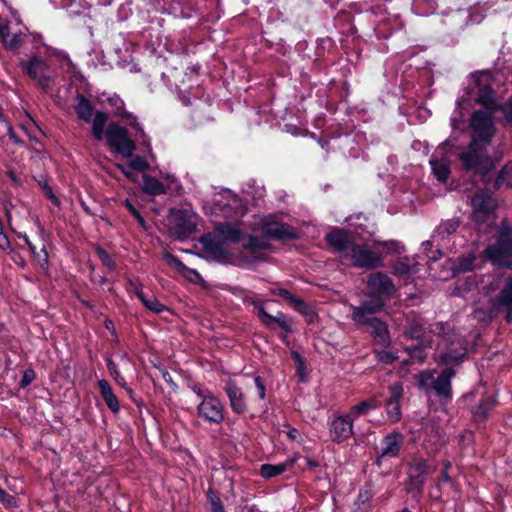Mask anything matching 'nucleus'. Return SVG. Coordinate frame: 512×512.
<instances>
[{
  "label": "nucleus",
  "instance_id": "nucleus-9",
  "mask_svg": "<svg viewBox=\"0 0 512 512\" xmlns=\"http://www.w3.org/2000/svg\"><path fill=\"white\" fill-rule=\"evenodd\" d=\"M264 303V300L257 299V301L252 305L260 322L269 330L274 331L279 327L286 333H293V317L283 313L282 311H278L276 315H271L265 310Z\"/></svg>",
  "mask_w": 512,
  "mask_h": 512
},
{
  "label": "nucleus",
  "instance_id": "nucleus-54",
  "mask_svg": "<svg viewBox=\"0 0 512 512\" xmlns=\"http://www.w3.org/2000/svg\"><path fill=\"white\" fill-rule=\"evenodd\" d=\"M433 173L440 182H446L450 175V168L446 164H433Z\"/></svg>",
  "mask_w": 512,
  "mask_h": 512
},
{
  "label": "nucleus",
  "instance_id": "nucleus-5",
  "mask_svg": "<svg viewBox=\"0 0 512 512\" xmlns=\"http://www.w3.org/2000/svg\"><path fill=\"white\" fill-rule=\"evenodd\" d=\"M467 357L465 341L460 337L446 336L440 341L438 351L434 354V361L438 366L455 367L461 365Z\"/></svg>",
  "mask_w": 512,
  "mask_h": 512
},
{
  "label": "nucleus",
  "instance_id": "nucleus-14",
  "mask_svg": "<svg viewBox=\"0 0 512 512\" xmlns=\"http://www.w3.org/2000/svg\"><path fill=\"white\" fill-rule=\"evenodd\" d=\"M351 260L356 268L372 270L383 266V256L370 249L367 244H353Z\"/></svg>",
  "mask_w": 512,
  "mask_h": 512
},
{
  "label": "nucleus",
  "instance_id": "nucleus-38",
  "mask_svg": "<svg viewBox=\"0 0 512 512\" xmlns=\"http://www.w3.org/2000/svg\"><path fill=\"white\" fill-rule=\"evenodd\" d=\"M141 303L147 310L155 314H161L162 312L168 310V307L162 304L154 295L151 297L146 296L144 299H142Z\"/></svg>",
  "mask_w": 512,
  "mask_h": 512
},
{
  "label": "nucleus",
  "instance_id": "nucleus-33",
  "mask_svg": "<svg viewBox=\"0 0 512 512\" xmlns=\"http://www.w3.org/2000/svg\"><path fill=\"white\" fill-rule=\"evenodd\" d=\"M476 256L473 252L467 255L458 257L457 261L452 267L454 273H468L474 270V263Z\"/></svg>",
  "mask_w": 512,
  "mask_h": 512
},
{
  "label": "nucleus",
  "instance_id": "nucleus-40",
  "mask_svg": "<svg viewBox=\"0 0 512 512\" xmlns=\"http://www.w3.org/2000/svg\"><path fill=\"white\" fill-rule=\"evenodd\" d=\"M205 495L212 512L224 508L218 491L214 490L212 487H209L206 490Z\"/></svg>",
  "mask_w": 512,
  "mask_h": 512
},
{
  "label": "nucleus",
  "instance_id": "nucleus-32",
  "mask_svg": "<svg viewBox=\"0 0 512 512\" xmlns=\"http://www.w3.org/2000/svg\"><path fill=\"white\" fill-rule=\"evenodd\" d=\"M141 189L145 194L150 196H159L166 194V188L164 184L156 177H153L148 174L143 175V184Z\"/></svg>",
  "mask_w": 512,
  "mask_h": 512
},
{
  "label": "nucleus",
  "instance_id": "nucleus-29",
  "mask_svg": "<svg viewBox=\"0 0 512 512\" xmlns=\"http://www.w3.org/2000/svg\"><path fill=\"white\" fill-rule=\"evenodd\" d=\"M216 234L226 244L239 243L243 238V231L231 222H225L215 227Z\"/></svg>",
  "mask_w": 512,
  "mask_h": 512
},
{
  "label": "nucleus",
  "instance_id": "nucleus-3",
  "mask_svg": "<svg viewBox=\"0 0 512 512\" xmlns=\"http://www.w3.org/2000/svg\"><path fill=\"white\" fill-rule=\"evenodd\" d=\"M481 255L499 269H512V228L502 226L495 242L488 245Z\"/></svg>",
  "mask_w": 512,
  "mask_h": 512
},
{
  "label": "nucleus",
  "instance_id": "nucleus-36",
  "mask_svg": "<svg viewBox=\"0 0 512 512\" xmlns=\"http://www.w3.org/2000/svg\"><path fill=\"white\" fill-rule=\"evenodd\" d=\"M419 341L415 345L406 346L404 350L412 359L423 361L427 355V348L431 347V341H428L427 344H424L422 340Z\"/></svg>",
  "mask_w": 512,
  "mask_h": 512
},
{
  "label": "nucleus",
  "instance_id": "nucleus-58",
  "mask_svg": "<svg viewBox=\"0 0 512 512\" xmlns=\"http://www.w3.org/2000/svg\"><path fill=\"white\" fill-rule=\"evenodd\" d=\"M0 503H2L6 508H14L18 506L17 499L8 494L5 490L0 487Z\"/></svg>",
  "mask_w": 512,
  "mask_h": 512
},
{
  "label": "nucleus",
  "instance_id": "nucleus-41",
  "mask_svg": "<svg viewBox=\"0 0 512 512\" xmlns=\"http://www.w3.org/2000/svg\"><path fill=\"white\" fill-rule=\"evenodd\" d=\"M459 221L455 219L446 220L437 227V233L445 238L453 233H455L459 227Z\"/></svg>",
  "mask_w": 512,
  "mask_h": 512
},
{
  "label": "nucleus",
  "instance_id": "nucleus-10",
  "mask_svg": "<svg viewBox=\"0 0 512 512\" xmlns=\"http://www.w3.org/2000/svg\"><path fill=\"white\" fill-rule=\"evenodd\" d=\"M404 443L405 436L399 431H392L385 435L380 441V446L375 449L377 456L374 464L381 467L387 459L399 457Z\"/></svg>",
  "mask_w": 512,
  "mask_h": 512
},
{
  "label": "nucleus",
  "instance_id": "nucleus-13",
  "mask_svg": "<svg viewBox=\"0 0 512 512\" xmlns=\"http://www.w3.org/2000/svg\"><path fill=\"white\" fill-rule=\"evenodd\" d=\"M20 67L29 78L37 81V85L41 89L48 91L51 88L53 79L47 74L49 66L41 57L33 55L28 60H21Z\"/></svg>",
  "mask_w": 512,
  "mask_h": 512
},
{
  "label": "nucleus",
  "instance_id": "nucleus-48",
  "mask_svg": "<svg viewBox=\"0 0 512 512\" xmlns=\"http://www.w3.org/2000/svg\"><path fill=\"white\" fill-rule=\"evenodd\" d=\"M164 260L169 267L174 268L180 273L190 270L177 256L169 252L164 254Z\"/></svg>",
  "mask_w": 512,
  "mask_h": 512
},
{
  "label": "nucleus",
  "instance_id": "nucleus-21",
  "mask_svg": "<svg viewBox=\"0 0 512 512\" xmlns=\"http://www.w3.org/2000/svg\"><path fill=\"white\" fill-rule=\"evenodd\" d=\"M497 405L498 401L494 395H483L471 408L472 421L478 429L485 428L491 412Z\"/></svg>",
  "mask_w": 512,
  "mask_h": 512
},
{
  "label": "nucleus",
  "instance_id": "nucleus-2",
  "mask_svg": "<svg viewBox=\"0 0 512 512\" xmlns=\"http://www.w3.org/2000/svg\"><path fill=\"white\" fill-rule=\"evenodd\" d=\"M397 288L392 279L383 272L371 273L366 282V300L359 307L366 311H383L388 301L396 294Z\"/></svg>",
  "mask_w": 512,
  "mask_h": 512
},
{
  "label": "nucleus",
  "instance_id": "nucleus-30",
  "mask_svg": "<svg viewBox=\"0 0 512 512\" xmlns=\"http://www.w3.org/2000/svg\"><path fill=\"white\" fill-rule=\"evenodd\" d=\"M98 387L101 397L107 405L108 409L114 414L119 413L120 403L110 383L105 379H101L98 381Z\"/></svg>",
  "mask_w": 512,
  "mask_h": 512
},
{
  "label": "nucleus",
  "instance_id": "nucleus-47",
  "mask_svg": "<svg viewBox=\"0 0 512 512\" xmlns=\"http://www.w3.org/2000/svg\"><path fill=\"white\" fill-rule=\"evenodd\" d=\"M432 381H434V375L431 370L421 371L417 375V384L421 390L432 389Z\"/></svg>",
  "mask_w": 512,
  "mask_h": 512
},
{
  "label": "nucleus",
  "instance_id": "nucleus-42",
  "mask_svg": "<svg viewBox=\"0 0 512 512\" xmlns=\"http://www.w3.org/2000/svg\"><path fill=\"white\" fill-rule=\"evenodd\" d=\"M391 272L394 275L404 276L411 272V266L407 257L398 258L391 267Z\"/></svg>",
  "mask_w": 512,
  "mask_h": 512
},
{
  "label": "nucleus",
  "instance_id": "nucleus-25",
  "mask_svg": "<svg viewBox=\"0 0 512 512\" xmlns=\"http://www.w3.org/2000/svg\"><path fill=\"white\" fill-rule=\"evenodd\" d=\"M456 376V370L453 367H445L439 375L432 381V390L436 395L443 399L452 398V379Z\"/></svg>",
  "mask_w": 512,
  "mask_h": 512
},
{
  "label": "nucleus",
  "instance_id": "nucleus-57",
  "mask_svg": "<svg viewBox=\"0 0 512 512\" xmlns=\"http://www.w3.org/2000/svg\"><path fill=\"white\" fill-rule=\"evenodd\" d=\"M106 366L110 373V375L121 385H124L125 379L121 376L120 371L118 370L117 365L111 358L106 359Z\"/></svg>",
  "mask_w": 512,
  "mask_h": 512
},
{
  "label": "nucleus",
  "instance_id": "nucleus-1",
  "mask_svg": "<svg viewBox=\"0 0 512 512\" xmlns=\"http://www.w3.org/2000/svg\"><path fill=\"white\" fill-rule=\"evenodd\" d=\"M491 143L492 140H480L478 137L471 135L466 150L458 155L463 170L481 177L485 183L489 182L490 173L496 167L493 157L487 152V147Z\"/></svg>",
  "mask_w": 512,
  "mask_h": 512
},
{
  "label": "nucleus",
  "instance_id": "nucleus-27",
  "mask_svg": "<svg viewBox=\"0 0 512 512\" xmlns=\"http://www.w3.org/2000/svg\"><path fill=\"white\" fill-rule=\"evenodd\" d=\"M475 101L485 108V112H490V114L497 112L499 103L495 99V91L491 85L484 84L479 86Z\"/></svg>",
  "mask_w": 512,
  "mask_h": 512
},
{
  "label": "nucleus",
  "instance_id": "nucleus-7",
  "mask_svg": "<svg viewBox=\"0 0 512 512\" xmlns=\"http://www.w3.org/2000/svg\"><path fill=\"white\" fill-rule=\"evenodd\" d=\"M104 137L112 152L120 154L124 158L133 156L136 144L125 127L116 122H110L107 129H104Z\"/></svg>",
  "mask_w": 512,
  "mask_h": 512
},
{
  "label": "nucleus",
  "instance_id": "nucleus-17",
  "mask_svg": "<svg viewBox=\"0 0 512 512\" xmlns=\"http://www.w3.org/2000/svg\"><path fill=\"white\" fill-rule=\"evenodd\" d=\"M328 425L330 439L335 444L347 442L354 435V420L348 413L336 416Z\"/></svg>",
  "mask_w": 512,
  "mask_h": 512
},
{
  "label": "nucleus",
  "instance_id": "nucleus-31",
  "mask_svg": "<svg viewBox=\"0 0 512 512\" xmlns=\"http://www.w3.org/2000/svg\"><path fill=\"white\" fill-rule=\"evenodd\" d=\"M403 334L407 339L423 340L425 335L423 320L416 316L412 319H408L407 326L405 327Z\"/></svg>",
  "mask_w": 512,
  "mask_h": 512
},
{
  "label": "nucleus",
  "instance_id": "nucleus-24",
  "mask_svg": "<svg viewBox=\"0 0 512 512\" xmlns=\"http://www.w3.org/2000/svg\"><path fill=\"white\" fill-rule=\"evenodd\" d=\"M271 293L275 296L283 298L296 312L308 317L309 323L313 322V318L316 316V313L312 306L305 300L295 296L289 290L284 288L271 289Z\"/></svg>",
  "mask_w": 512,
  "mask_h": 512
},
{
  "label": "nucleus",
  "instance_id": "nucleus-39",
  "mask_svg": "<svg viewBox=\"0 0 512 512\" xmlns=\"http://www.w3.org/2000/svg\"><path fill=\"white\" fill-rule=\"evenodd\" d=\"M143 285L138 278H128L126 282V290L130 294H134L141 302L147 295L143 292Z\"/></svg>",
  "mask_w": 512,
  "mask_h": 512
},
{
  "label": "nucleus",
  "instance_id": "nucleus-18",
  "mask_svg": "<svg viewBox=\"0 0 512 512\" xmlns=\"http://www.w3.org/2000/svg\"><path fill=\"white\" fill-rule=\"evenodd\" d=\"M389 397L385 401V410L388 420L396 424L402 419L401 400L404 394L403 384L399 381L388 386Z\"/></svg>",
  "mask_w": 512,
  "mask_h": 512
},
{
  "label": "nucleus",
  "instance_id": "nucleus-52",
  "mask_svg": "<svg viewBox=\"0 0 512 512\" xmlns=\"http://www.w3.org/2000/svg\"><path fill=\"white\" fill-rule=\"evenodd\" d=\"M375 355L377 361L385 365H391L399 358L396 352L387 350L375 351Z\"/></svg>",
  "mask_w": 512,
  "mask_h": 512
},
{
  "label": "nucleus",
  "instance_id": "nucleus-23",
  "mask_svg": "<svg viewBox=\"0 0 512 512\" xmlns=\"http://www.w3.org/2000/svg\"><path fill=\"white\" fill-rule=\"evenodd\" d=\"M223 390L229 400V404L233 413L237 415H243L247 412L248 405L246 402L245 394L242 388L239 387L234 380H226Z\"/></svg>",
  "mask_w": 512,
  "mask_h": 512
},
{
  "label": "nucleus",
  "instance_id": "nucleus-59",
  "mask_svg": "<svg viewBox=\"0 0 512 512\" xmlns=\"http://www.w3.org/2000/svg\"><path fill=\"white\" fill-rule=\"evenodd\" d=\"M189 387L201 400L206 399L208 396L214 394L210 389L204 387L200 383H194Z\"/></svg>",
  "mask_w": 512,
  "mask_h": 512
},
{
  "label": "nucleus",
  "instance_id": "nucleus-60",
  "mask_svg": "<svg viewBox=\"0 0 512 512\" xmlns=\"http://www.w3.org/2000/svg\"><path fill=\"white\" fill-rule=\"evenodd\" d=\"M36 377V373L32 368H28L23 372L22 378L19 382V386L22 389L28 387Z\"/></svg>",
  "mask_w": 512,
  "mask_h": 512
},
{
  "label": "nucleus",
  "instance_id": "nucleus-51",
  "mask_svg": "<svg viewBox=\"0 0 512 512\" xmlns=\"http://www.w3.org/2000/svg\"><path fill=\"white\" fill-rule=\"evenodd\" d=\"M422 248L428 260L431 262H436L443 256L442 251L440 249H434L430 241H424L422 243Z\"/></svg>",
  "mask_w": 512,
  "mask_h": 512
},
{
  "label": "nucleus",
  "instance_id": "nucleus-6",
  "mask_svg": "<svg viewBox=\"0 0 512 512\" xmlns=\"http://www.w3.org/2000/svg\"><path fill=\"white\" fill-rule=\"evenodd\" d=\"M77 104L75 113L77 118L85 123H92L93 137L101 141L104 138V127L108 121V114L104 111H96L94 114V106L92 102L83 94L78 93L76 96Z\"/></svg>",
  "mask_w": 512,
  "mask_h": 512
},
{
  "label": "nucleus",
  "instance_id": "nucleus-12",
  "mask_svg": "<svg viewBox=\"0 0 512 512\" xmlns=\"http://www.w3.org/2000/svg\"><path fill=\"white\" fill-rule=\"evenodd\" d=\"M198 418L208 424L219 425L225 419V405L215 394L203 399L196 407Z\"/></svg>",
  "mask_w": 512,
  "mask_h": 512
},
{
  "label": "nucleus",
  "instance_id": "nucleus-45",
  "mask_svg": "<svg viewBox=\"0 0 512 512\" xmlns=\"http://www.w3.org/2000/svg\"><path fill=\"white\" fill-rule=\"evenodd\" d=\"M130 158L131 159L128 161V167L132 171L145 172L146 170L149 169L150 165H149L148 161L145 158H143L142 156H139V155L134 156L133 155Z\"/></svg>",
  "mask_w": 512,
  "mask_h": 512
},
{
  "label": "nucleus",
  "instance_id": "nucleus-56",
  "mask_svg": "<svg viewBox=\"0 0 512 512\" xmlns=\"http://www.w3.org/2000/svg\"><path fill=\"white\" fill-rule=\"evenodd\" d=\"M23 43L21 34H13L2 44L6 50L15 51L18 50Z\"/></svg>",
  "mask_w": 512,
  "mask_h": 512
},
{
  "label": "nucleus",
  "instance_id": "nucleus-16",
  "mask_svg": "<svg viewBox=\"0 0 512 512\" xmlns=\"http://www.w3.org/2000/svg\"><path fill=\"white\" fill-rule=\"evenodd\" d=\"M493 114L483 110H475L470 118V128L472 134L480 140H493L495 135V125L492 117Z\"/></svg>",
  "mask_w": 512,
  "mask_h": 512
},
{
  "label": "nucleus",
  "instance_id": "nucleus-37",
  "mask_svg": "<svg viewBox=\"0 0 512 512\" xmlns=\"http://www.w3.org/2000/svg\"><path fill=\"white\" fill-rule=\"evenodd\" d=\"M94 251L103 266L107 267L110 271H114L116 269V261L102 246L98 244L95 245Z\"/></svg>",
  "mask_w": 512,
  "mask_h": 512
},
{
  "label": "nucleus",
  "instance_id": "nucleus-49",
  "mask_svg": "<svg viewBox=\"0 0 512 512\" xmlns=\"http://www.w3.org/2000/svg\"><path fill=\"white\" fill-rule=\"evenodd\" d=\"M106 102L111 108H113L114 115L116 117H118L120 114H122V112L125 110V103H124L123 99L117 94H113L112 96H109L106 99Z\"/></svg>",
  "mask_w": 512,
  "mask_h": 512
},
{
  "label": "nucleus",
  "instance_id": "nucleus-26",
  "mask_svg": "<svg viewBox=\"0 0 512 512\" xmlns=\"http://www.w3.org/2000/svg\"><path fill=\"white\" fill-rule=\"evenodd\" d=\"M326 243L336 252L343 253L353 245L350 232L342 228H333L325 236Z\"/></svg>",
  "mask_w": 512,
  "mask_h": 512
},
{
  "label": "nucleus",
  "instance_id": "nucleus-34",
  "mask_svg": "<svg viewBox=\"0 0 512 512\" xmlns=\"http://www.w3.org/2000/svg\"><path fill=\"white\" fill-rule=\"evenodd\" d=\"M503 185L512 188V163L504 165L494 181V188L496 190L500 189Z\"/></svg>",
  "mask_w": 512,
  "mask_h": 512
},
{
  "label": "nucleus",
  "instance_id": "nucleus-22",
  "mask_svg": "<svg viewBox=\"0 0 512 512\" xmlns=\"http://www.w3.org/2000/svg\"><path fill=\"white\" fill-rule=\"evenodd\" d=\"M496 312L506 311L505 321L512 324V277H508L498 294L491 301Z\"/></svg>",
  "mask_w": 512,
  "mask_h": 512
},
{
  "label": "nucleus",
  "instance_id": "nucleus-55",
  "mask_svg": "<svg viewBox=\"0 0 512 512\" xmlns=\"http://www.w3.org/2000/svg\"><path fill=\"white\" fill-rule=\"evenodd\" d=\"M124 206L127 209V211L136 219L138 224L145 229L146 221L142 214L140 213V211L133 205V203L129 199H126L124 202Z\"/></svg>",
  "mask_w": 512,
  "mask_h": 512
},
{
  "label": "nucleus",
  "instance_id": "nucleus-19",
  "mask_svg": "<svg viewBox=\"0 0 512 512\" xmlns=\"http://www.w3.org/2000/svg\"><path fill=\"white\" fill-rule=\"evenodd\" d=\"M169 220L174 225L175 233L180 239L187 238L196 231L192 215L186 209H171Z\"/></svg>",
  "mask_w": 512,
  "mask_h": 512
},
{
  "label": "nucleus",
  "instance_id": "nucleus-50",
  "mask_svg": "<svg viewBox=\"0 0 512 512\" xmlns=\"http://www.w3.org/2000/svg\"><path fill=\"white\" fill-rule=\"evenodd\" d=\"M38 185L39 187L41 188L43 194L45 195V197L51 201V203L56 206V207H60L61 206V201L59 200V198L54 194L53 192V189L52 187L47 183V181H38Z\"/></svg>",
  "mask_w": 512,
  "mask_h": 512
},
{
  "label": "nucleus",
  "instance_id": "nucleus-8",
  "mask_svg": "<svg viewBox=\"0 0 512 512\" xmlns=\"http://www.w3.org/2000/svg\"><path fill=\"white\" fill-rule=\"evenodd\" d=\"M432 474L427 460L422 457H413L408 463L407 477L408 482L406 491L408 493H415L421 495L429 475Z\"/></svg>",
  "mask_w": 512,
  "mask_h": 512
},
{
  "label": "nucleus",
  "instance_id": "nucleus-15",
  "mask_svg": "<svg viewBox=\"0 0 512 512\" xmlns=\"http://www.w3.org/2000/svg\"><path fill=\"white\" fill-rule=\"evenodd\" d=\"M203 251L214 261L220 263H229L231 254L226 248V244L216 234V232H208L199 238Z\"/></svg>",
  "mask_w": 512,
  "mask_h": 512
},
{
  "label": "nucleus",
  "instance_id": "nucleus-61",
  "mask_svg": "<svg viewBox=\"0 0 512 512\" xmlns=\"http://www.w3.org/2000/svg\"><path fill=\"white\" fill-rule=\"evenodd\" d=\"M118 117L126 120L129 126L134 130H141L142 126L138 123L137 117L133 113L124 110Z\"/></svg>",
  "mask_w": 512,
  "mask_h": 512
},
{
  "label": "nucleus",
  "instance_id": "nucleus-62",
  "mask_svg": "<svg viewBox=\"0 0 512 512\" xmlns=\"http://www.w3.org/2000/svg\"><path fill=\"white\" fill-rule=\"evenodd\" d=\"M254 383L258 392V397L261 400L266 398V382L260 375L254 376Z\"/></svg>",
  "mask_w": 512,
  "mask_h": 512
},
{
  "label": "nucleus",
  "instance_id": "nucleus-4",
  "mask_svg": "<svg viewBox=\"0 0 512 512\" xmlns=\"http://www.w3.org/2000/svg\"><path fill=\"white\" fill-rule=\"evenodd\" d=\"M381 311H366L364 307H353L352 321L360 328H367L374 342L384 348L391 345V337L387 322L374 316Z\"/></svg>",
  "mask_w": 512,
  "mask_h": 512
},
{
  "label": "nucleus",
  "instance_id": "nucleus-46",
  "mask_svg": "<svg viewBox=\"0 0 512 512\" xmlns=\"http://www.w3.org/2000/svg\"><path fill=\"white\" fill-rule=\"evenodd\" d=\"M377 245L382 246L383 250L387 253L401 255L405 251V247L398 241L390 240L385 242H376Z\"/></svg>",
  "mask_w": 512,
  "mask_h": 512
},
{
  "label": "nucleus",
  "instance_id": "nucleus-20",
  "mask_svg": "<svg viewBox=\"0 0 512 512\" xmlns=\"http://www.w3.org/2000/svg\"><path fill=\"white\" fill-rule=\"evenodd\" d=\"M263 232L266 237L282 242L299 239V233L293 226L277 221L265 222L263 224Z\"/></svg>",
  "mask_w": 512,
  "mask_h": 512
},
{
  "label": "nucleus",
  "instance_id": "nucleus-44",
  "mask_svg": "<svg viewBox=\"0 0 512 512\" xmlns=\"http://www.w3.org/2000/svg\"><path fill=\"white\" fill-rule=\"evenodd\" d=\"M430 332L441 338V341H445L446 336H456V334L451 330L450 325L445 322L435 323L430 329Z\"/></svg>",
  "mask_w": 512,
  "mask_h": 512
},
{
  "label": "nucleus",
  "instance_id": "nucleus-64",
  "mask_svg": "<svg viewBox=\"0 0 512 512\" xmlns=\"http://www.w3.org/2000/svg\"><path fill=\"white\" fill-rule=\"evenodd\" d=\"M284 427L288 429L286 435L290 440L296 441L298 443L302 441V437L298 429L292 427L289 423H285Z\"/></svg>",
  "mask_w": 512,
  "mask_h": 512
},
{
  "label": "nucleus",
  "instance_id": "nucleus-43",
  "mask_svg": "<svg viewBox=\"0 0 512 512\" xmlns=\"http://www.w3.org/2000/svg\"><path fill=\"white\" fill-rule=\"evenodd\" d=\"M244 248L250 252H258L268 249V244L255 235H249Z\"/></svg>",
  "mask_w": 512,
  "mask_h": 512
},
{
  "label": "nucleus",
  "instance_id": "nucleus-53",
  "mask_svg": "<svg viewBox=\"0 0 512 512\" xmlns=\"http://www.w3.org/2000/svg\"><path fill=\"white\" fill-rule=\"evenodd\" d=\"M34 259L37 261L39 267L47 272L49 269V255L46 247L43 245L40 251L36 250V254H33Z\"/></svg>",
  "mask_w": 512,
  "mask_h": 512
},
{
  "label": "nucleus",
  "instance_id": "nucleus-28",
  "mask_svg": "<svg viewBox=\"0 0 512 512\" xmlns=\"http://www.w3.org/2000/svg\"><path fill=\"white\" fill-rule=\"evenodd\" d=\"M381 406L382 403L380 400L376 397H369L351 406L348 410V414L355 421L359 417L368 415L371 411L379 409Z\"/></svg>",
  "mask_w": 512,
  "mask_h": 512
},
{
  "label": "nucleus",
  "instance_id": "nucleus-11",
  "mask_svg": "<svg viewBox=\"0 0 512 512\" xmlns=\"http://www.w3.org/2000/svg\"><path fill=\"white\" fill-rule=\"evenodd\" d=\"M471 204L473 207L472 217L478 224L494 222L496 219L497 201L488 193H476Z\"/></svg>",
  "mask_w": 512,
  "mask_h": 512
},
{
  "label": "nucleus",
  "instance_id": "nucleus-35",
  "mask_svg": "<svg viewBox=\"0 0 512 512\" xmlns=\"http://www.w3.org/2000/svg\"><path fill=\"white\" fill-rule=\"evenodd\" d=\"M287 470L288 468L284 462L275 465L266 463L260 466V475L264 479H271L283 474Z\"/></svg>",
  "mask_w": 512,
  "mask_h": 512
},
{
  "label": "nucleus",
  "instance_id": "nucleus-63",
  "mask_svg": "<svg viewBox=\"0 0 512 512\" xmlns=\"http://www.w3.org/2000/svg\"><path fill=\"white\" fill-rule=\"evenodd\" d=\"M238 296L245 305H253L254 302L257 301V298L254 297V293L247 289H241Z\"/></svg>",
  "mask_w": 512,
  "mask_h": 512
}]
</instances>
